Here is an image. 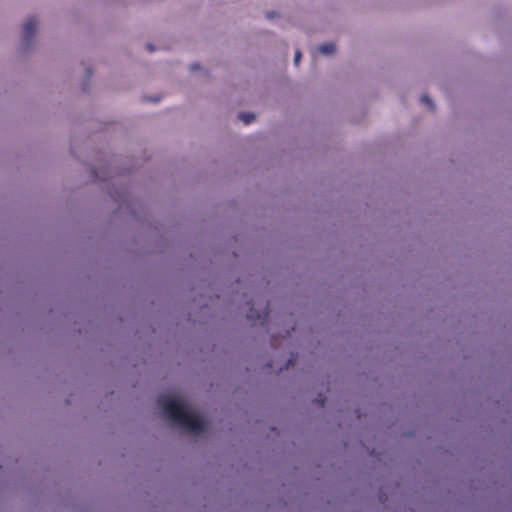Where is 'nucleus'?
Returning <instances> with one entry per match:
<instances>
[{
    "label": "nucleus",
    "instance_id": "1",
    "mask_svg": "<svg viewBox=\"0 0 512 512\" xmlns=\"http://www.w3.org/2000/svg\"><path fill=\"white\" fill-rule=\"evenodd\" d=\"M164 415L184 430L200 434L205 430L204 421L194 412L188 410L185 404L174 398L162 402Z\"/></svg>",
    "mask_w": 512,
    "mask_h": 512
},
{
    "label": "nucleus",
    "instance_id": "2",
    "mask_svg": "<svg viewBox=\"0 0 512 512\" xmlns=\"http://www.w3.org/2000/svg\"><path fill=\"white\" fill-rule=\"evenodd\" d=\"M269 317V309L268 306L264 308L261 312L255 310L254 308H250L247 313V318L251 320L254 324L260 323L261 325H264Z\"/></svg>",
    "mask_w": 512,
    "mask_h": 512
},
{
    "label": "nucleus",
    "instance_id": "3",
    "mask_svg": "<svg viewBox=\"0 0 512 512\" xmlns=\"http://www.w3.org/2000/svg\"><path fill=\"white\" fill-rule=\"evenodd\" d=\"M37 19L35 17H30L27 19V21L24 23L23 26V38L26 41H29L35 34L37 29Z\"/></svg>",
    "mask_w": 512,
    "mask_h": 512
},
{
    "label": "nucleus",
    "instance_id": "4",
    "mask_svg": "<svg viewBox=\"0 0 512 512\" xmlns=\"http://www.w3.org/2000/svg\"><path fill=\"white\" fill-rule=\"evenodd\" d=\"M336 46L333 42L325 43L319 46L318 50L322 54H332L335 52Z\"/></svg>",
    "mask_w": 512,
    "mask_h": 512
},
{
    "label": "nucleus",
    "instance_id": "5",
    "mask_svg": "<svg viewBox=\"0 0 512 512\" xmlns=\"http://www.w3.org/2000/svg\"><path fill=\"white\" fill-rule=\"evenodd\" d=\"M238 118L243 121L245 124H250L255 120V115L252 113H240Z\"/></svg>",
    "mask_w": 512,
    "mask_h": 512
},
{
    "label": "nucleus",
    "instance_id": "6",
    "mask_svg": "<svg viewBox=\"0 0 512 512\" xmlns=\"http://www.w3.org/2000/svg\"><path fill=\"white\" fill-rule=\"evenodd\" d=\"M421 102L425 105H427L430 109H434V105L431 101V99L427 96V95H422L421 96Z\"/></svg>",
    "mask_w": 512,
    "mask_h": 512
},
{
    "label": "nucleus",
    "instance_id": "7",
    "mask_svg": "<svg viewBox=\"0 0 512 512\" xmlns=\"http://www.w3.org/2000/svg\"><path fill=\"white\" fill-rule=\"evenodd\" d=\"M301 57H302V53H301V51H300V50H297V51L295 52V56H294V63H295V65H298V64H299V62H300V60H301Z\"/></svg>",
    "mask_w": 512,
    "mask_h": 512
},
{
    "label": "nucleus",
    "instance_id": "8",
    "mask_svg": "<svg viewBox=\"0 0 512 512\" xmlns=\"http://www.w3.org/2000/svg\"><path fill=\"white\" fill-rule=\"evenodd\" d=\"M277 16H278V14L276 12H268L267 13V17L270 19L275 18Z\"/></svg>",
    "mask_w": 512,
    "mask_h": 512
},
{
    "label": "nucleus",
    "instance_id": "9",
    "mask_svg": "<svg viewBox=\"0 0 512 512\" xmlns=\"http://www.w3.org/2000/svg\"><path fill=\"white\" fill-rule=\"evenodd\" d=\"M197 69H199V65L198 64L191 65V70L192 71L197 70Z\"/></svg>",
    "mask_w": 512,
    "mask_h": 512
},
{
    "label": "nucleus",
    "instance_id": "10",
    "mask_svg": "<svg viewBox=\"0 0 512 512\" xmlns=\"http://www.w3.org/2000/svg\"><path fill=\"white\" fill-rule=\"evenodd\" d=\"M293 365V359L292 358H289L288 361H287V367Z\"/></svg>",
    "mask_w": 512,
    "mask_h": 512
},
{
    "label": "nucleus",
    "instance_id": "11",
    "mask_svg": "<svg viewBox=\"0 0 512 512\" xmlns=\"http://www.w3.org/2000/svg\"><path fill=\"white\" fill-rule=\"evenodd\" d=\"M316 401L319 402L320 406H324V402H325L324 399L321 398V399H317Z\"/></svg>",
    "mask_w": 512,
    "mask_h": 512
},
{
    "label": "nucleus",
    "instance_id": "12",
    "mask_svg": "<svg viewBox=\"0 0 512 512\" xmlns=\"http://www.w3.org/2000/svg\"><path fill=\"white\" fill-rule=\"evenodd\" d=\"M147 48H148V50H149V51H154V48L152 47V45H151V44H148V45H147Z\"/></svg>",
    "mask_w": 512,
    "mask_h": 512
}]
</instances>
